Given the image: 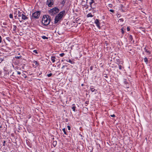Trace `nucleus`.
I'll use <instances>...</instances> for the list:
<instances>
[{"mask_svg":"<svg viewBox=\"0 0 152 152\" xmlns=\"http://www.w3.org/2000/svg\"><path fill=\"white\" fill-rule=\"evenodd\" d=\"M68 62L71 63V64H72L73 63V62L71 60L69 59L68 61Z\"/></svg>","mask_w":152,"mask_h":152,"instance_id":"473e14b6","label":"nucleus"},{"mask_svg":"<svg viewBox=\"0 0 152 152\" xmlns=\"http://www.w3.org/2000/svg\"><path fill=\"white\" fill-rule=\"evenodd\" d=\"M83 84H81V86H83Z\"/></svg>","mask_w":152,"mask_h":152,"instance_id":"8fccbe9b","label":"nucleus"},{"mask_svg":"<svg viewBox=\"0 0 152 152\" xmlns=\"http://www.w3.org/2000/svg\"><path fill=\"white\" fill-rule=\"evenodd\" d=\"M50 21V18L48 15H44L43 16L42 20V23L44 26L48 25Z\"/></svg>","mask_w":152,"mask_h":152,"instance_id":"20e7f679","label":"nucleus"},{"mask_svg":"<svg viewBox=\"0 0 152 152\" xmlns=\"http://www.w3.org/2000/svg\"><path fill=\"white\" fill-rule=\"evenodd\" d=\"M61 61H62V62L64 61V60H63V59H62V60H61Z\"/></svg>","mask_w":152,"mask_h":152,"instance_id":"09e8293b","label":"nucleus"},{"mask_svg":"<svg viewBox=\"0 0 152 152\" xmlns=\"http://www.w3.org/2000/svg\"><path fill=\"white\" fill-rule=\"evenodd\" d=\"M144 49H145V52H146L147 53H150V51H149V50H147L145 48H144Z\"/></svg>","mask_w":152,"mask_h":152,"instance_id":"bb28decb","label":"nucleus"},{"mask_svg":"<svg viewBox=\"0 0 152 152\" xmlns=\"http://www.w3.org/2000/svg\"><path fill=\"white\" fill-rule=\"evenodd\" d=\"M66 0H63V1H62L61 2L60 4V5H61V7H63L64 4Z\"/></svg>","mask_w":152,"mask_h":152,"instance_id":"9b49d317","label":"nucleus"},{"mask_svg":"<svg viewBox=\"0 0 152 152\" xmlns=\"http://www.w3.org/2000/svg\"><path fill=\"white\" fill-rule=\"evenodd\" d=\"M9 17L10 18H13V17L12 14H10L9 15Z\"/></svg>","mask_w":152,"mask_h":152,"instance_id":"a878e982","label":"nucleus"},{"mask_svg":"<svg viewBox=\"0 0 152 152\" xmlns=\"http://www.w3.org/2000/svg\"><path fill=\"white\" fill-rule=\"evenodd\" d=\"M32 62L34 64H33V66L35 68H36L39 65V62L37 61L34 60Z\"/></svg>","mask_w":152,"mask_h":152,"instance_id":"6e6552de","label":"nucleus"},{"mask_svg":"<svg viewBox=\"0 0 152 152\" xmlns=\"http://www.w3.org/2000/svg\"><path fill=\"white\" fill-rule=\"evenodd\" d=\"M95 23L96 24L97 27L99 28H100V23L98 19H96L95 21Z\"/></svg>","mask_w":152,"mask_h":152,"instance_id":"1a4fd4ad","label":"nucleus"},{"mask_svg":"<svg viewBox=\"0 0 152 152\" xmlns=\"http://www.w3.org/2000/svg\"><path fill=\"white\" fill-rule=\"evenodd\" d=\"M53 144L54 147L56 146L57 144V142L56 141H53Z\"/></svg>","mask_w":152,"mask_h":152,"instance_id":"2eb2a0df","label":"nucleus"},{"mask_svg":"<svg viewBox=\"0 0 152 152\" xmlns=\"http://www.w3.org/2000/svg\"><path fill=\"white\" fill-rule=\"evenodd\" d=\"M144 60L145 62L147 64L148 62V59L146 57H145L144 58Z\"/></svg>","mask_w":152,"mask_h":152,"instance_id":"dca6fc26","label":"nucleus"},{"mask_svg":"<svg viewBox=\"0 0 152 152\" xmlns=\"http://www.w3.org/2000/svg\"><path fill=\"white\" fill-rule=\"evenodd\" d=\"M132 50L131 49H129V50H128V52H129V53H130L131 54L133 53L134 52L133 51H132V53H131V52L129 51H131Z\"/></svg>","mask_w":152,"mask_h":152,"instance_id":"c756f323","label":"nucleus"},{"mask_svg":"<svg viewBox=\"0 0 152 152\" xmlns=\"http://www.w3.org/2000/svg\"><path fill=\"white\" fill-rule=\"evenodd\" d=\"M66 61L67 62H68V61L67 60H66Z\"/></svg>","mask_w":152,"mask_h":152,"instance_id":"de8ad7c7","label":"nucleus"},{"mask_svg":"<svg viewBox=\"0 0 152 152\" xmlns=\"http://www.w3.org/2000/svg\"><path fill=\"white\" fill-rule=\"evenodd\" d=\"M108 6L110 7H111L112 6V5L111 4H109Z\"/></svg>","mask_w":152,"mask_h":152,"instance_id":"a18cd8bd","label":"nucleus"},{"mask_svg":"<svg viewBox=\"0 0 152 152\" xmlns=\"http://www.w3.org/2000/svg\"><path fill=\"white\" fill-rule=\"evenodd\" d=\"M90 89L91 91L92 92H93L95 90V89L93 88H90Z\"/></svg>","mask_w":152,"mask_h":152,"instance_id":"393cba45","label":"nucleus"},{"mask_svg":"<svg viewBox=\"0 0 152 152\" xmlns=\"http://www.w3.org/2000/svg\"><path fill=\"white\" fill-rule=\"evenodd\" d=\"M56 58V57L54 56H52L51 58V60L53 63H54L55 61V59Z\"/></svg>","mask_w":152,"mask_h":152,"instance_id":"f8f14e48","label":"nucleus"},{"mask_svg":"<svg viewBox=\"0 0 152 152\" xmlns=\"http://www.w3.org/2000/svg\"><path fill=\"white\" fill-rule=\"evenodd\" d=\"M51 10H58V9L57 8H56V7H54V8H53Z\"/></svg>","mask_w":152,"mask_h":152,"instance_id":"58836bf2","label":"nucleus"},{"mask_svg":"<svg viewBox=\"0 0 152 152\" xmlns=\"http://www.w3.org/2000/svg\"><path fill=\"white\" fill-rule=\"evenodd\" d=\"M110 116L111 117H115V115L114 114H113V115H110Z\"/></svg>","mask_w":152,"mask_h":152,"instance_id":"4c0bfd02","label":"nucleus"},{"mask_svg":"<svg viewBox=\"0 0 152 152\" xmlns=\"http://www.w3.org/2000/svg\"><path fill=\"white\" fill-rule=\"evenodd\" d=\"M127 87V88H129V87H128L127 86V87Z\"/></svg>","mask_w":152,"mask_h":152,"instance_id":"3c124183","label":"nucleus"},{"mask_svg":"<svg viewBox=\"0 0 152 152\" xmlns=\"http://www.w3.org/2000/svg\"><path fill=\"white\" fill-rule=\"evenodd\" d=\"M76 108V107L75 106V104H73L72 105V109L73 110L74 112L75 111V108Z\"/></svg>","mask_w":152,"mask_h":152,"instance_id":"ddd939ff","label":"nucleus"},{"mask_svg":"<svg viewBox=\"0 0 152 152\" xmlns=\"http://www.w3.org/2000/svg\"><path fill=\"white\" fill-rule=\"evenodd\" d=\"M67 128H68V129L69 130H70L71 129V127H70V126H67Z\"/></svg>","mask_w":152,"mask_h":152,"instance_id":"f704fd0d","label":"nucleus"},{"mask_svg":"<svg viewBox=\"0 0 152 152\" xmlns=\"http://www.w3.org/2000/svg\"><path fill=\"white\" fill-rule=\"evenodd\" d=\"M124 83L125 84H127L128 83V82H127L126 80V79H124Z\"/></svg>","mask_w":152,"mask_h":152,"instance_id":"cd10ccee","label":"nucleus"},{"mask_svg":"<svg viewBox=\"0 0 152 152\" xmlns=\"http://www.w3.org/2000/svg\"><path fill=\"white\" fill-rule=\"evenodd\" d=\"M66 14L65 11L64 10H63L60 12L56 16L55 19L54 23H57L58 22L60 21L62 18L65 16Z\"/></svg>","mask_w":152,"mask_h":152,"instance_id":"f03ea898","label":"nucleus"},{"mask_svg":"<svg viewBox=\"0 0 152 152\" xmlns=\"http://www.w3.org/2000/svg\"><path fill=\"white\" fill-rule=\"evenodd\" d=\"M16 26L15 25L13 26V31H16Z\"/></svg>","mask_w":152,"mask_h":152,"instance_id":"4be33fe9","label":"nucleus"},{"mask_svg":"<svg viewBox=\"0 0 152 152\" xmlns=\"http://www.w3.org/2000/svg\"><path fill=\"white\" fill-rule=\"evenodd\" d=\"M22 18L23 20H26L28 19V18L24 15V13H23L21 14Z\"/></svg>","mask_w":152,"mask_h":152,"instance_id":"9d476101","label":"nucleus"},{"mask_svg":"<svg viewBox=\"0 0 152 152\" xmlns=\"http://www.w3.org/2000/svg\"><path fill=\"white\" fill-rule=\"evenodd\" d=\"M117 64L119 65L118 67H119V69H121L122 68V66L121 65H119L120 64L119 63H117Z\"/></svg>","mask_w":152,"mask_h":152,"instance_id":"b1692460","label":"nucleus"},{"mask_svg":"<svg viewBox=\"0 0 152 152\" xmlns=\"http://www.w3.org/2000/svg\"><path fill=\"white\" fill-rule=\"evenodd\" d=\"M65 67V65H64L62 66V67H61L62 69H63L64 67Z\"/></svg>","mask_w":152,"mask_h":152,"instance_id":"49530a36","label":"nucleus"},{"mask_svg":"<svg viewBox=\"0 0 152 152\" xmlns=\"http://www.w3.org/2000/svg\"><path fill=\"white\" fill-rule=\"evenodd\" d=\"M126 29H127V31H129L130 30V28L128 27H127Z\"/></svg>","mask_w":152,"mask_h":152,"instance_id":"e433bc0d","label":"nucleus"},{"mask_svg":"<svg viewBox=\"0 0 152 152\" xmlns=\"http://www.w3.org/2000/svg\"><path fill=\"white\" fill-rule=\"evenodd\" d=\"M63 131L64 134L66 135H67V134L66 133V132L65 129L63 128L62 129Z\"/></svg>","mask_w":152,"mask_h":152,"instance_id":"6ab92c4d","label":"nucleus"},{"mask_svg":"<svg viewBox=\"0 0 152 152\" xmlns=\"http://www.w3.org/2000/svg\"><path fill=\"white\" fill-rule=\"evenodd\" d=\"M93 67L92 66H91L90 67V70H92V69H93Z\"/></svg>","mask_w":152,"mask_h":152,"instance_id":"79ce46f5","label":"nucleus"},{"mask_svg":"<svg viewBox=\"0 0 152 152\" xmlns=\"http://www.w3.org/2000/svg\"><path fill=\"white\" fill-rule=\"evenodd\" d=\"M2 41V38L1 36L0 35V43H1V42Z\"/></svg>","mask_w":152,"mask_h":152,"instance_id":"a19ab883","label":"nucleus"},{"mask_svg":"<svg viewBox=\"0 0 152 152\" xmlns=\"http://www.w3.org/2000/svg\"><path fill=\"white\" fill-rule=\"evenodd\" d=\"M59 10H49V13L50 15L53 16L58 12Z\"/></svg>","mask_w":152,"mask_h":152,"instance_id":"423d86ee","label":"nucleus"},{"mask_svg":"<svg viewBox=\"0 0 152 152\" xmlns=\"http://www.w3.org/2000/svg\"><path fill=\"white\" fill-rule=\"evenodd\" d=\"M66 14L65 11L64 10H63L60 12L56 16L55 19L54 23H57L58 22L60 21L62 18L65 16Z\"/></svg>","mask_w":152,"mask_h":152,"instance_id":"f257e3e1","label":"nucleus"},{"mask_svg":"<svg viewBox=\"0 0 152 152\" xmlns=\"http://www.w3.org/2000/svg\"><path fill=\"white\" fill-rule=\"evenodd\" d=\"M40 11H37L32 14L31 18V20L38 19L40 17Z\"/></svg>","mask_w":152,"mask_h":152,"instance_id":"39448f33","label":"nucleus"},{"mask_svg":"<svg viewBox=\"0 0 152 152\" xmlns=\"http://www.w3.org/2000/svg\"><path fill=\"white\" fill-rule=\"evenodd\" d=\"M65 55V54L64 53H61L59 54V56L61 57H63Z\"/></svg>","mask_w":152,"mask_h":152,"instance_id":"c85d7f7f","label":"nucleus"},{"mask_svg":"<svg viewBox=\"0 0 152 152\" xmlns=\"http://www.w3.org/2000/svg\"><path fill=\"white\" fill-rule=\"evenodd\" d=\"M52 73H50L49 74H48L47 75V76L48 77H50V76H51L52 75Z\"/></svg>","mask_w":152,"mask_h":152,"instance_id":"7c9ffc66","label":"nucleus"},{"mask_svg":"<svg viewBox=\"0 0 152 152\" xmlns=\"http://www.w3.org/2000/svg\"><path fill=\"white\" fill-rule=\"evenodd\" d=\"M33 52L36 53V54H37L38 53L37 51V50H34L33 51Z\"/></svg>","mask_w":152,"mask_h":152,"instance_id":"2f4dec72","label":"nucleus"},{"mask_svg":"<svg viewBox=\"0 0 152 152\" xmlns=\"http://www.w3.org/2000/svg\"><path fill=\"white\" fill-rule=\"evenodd\" d=\"M42 38L43 39H48V37L45 36H42Z\"/></svg>","mask_w":152,"mask_h":152,"instance_id":"412c9836","label":"nucleus"},{"mask_svg":"<svg viewBox=\"0 0 152 152\" xmlns=\"http://www.w3.org/2000/svg\"><path fill=\"white\" fill-rule=\"evenodd\" d=\"M46 4L49 7H51L53 5V0H47L46 2Z\"/></svg>","mask_w":152,"mask_h":152,"instance_id":"0eeeda50","label":"nucleus"},{"mask_svg":"<svg viewBox=\"0 0 152 152\" xmlns=\"http://www.w3.org/2000/svg\"><path fill=\"white\" fill-rule=\"evenodd\" d=\"M124 21V20L123 18H121L119 19L118 20V22H122Z\"/></svg>","mask_w":152,"mask_h":152,"instance_id":"aec40b11","label":"nucleus"},{"mask_svg":"<svg viewBox=\"0 0 152 152\" xmlns=\"http://www.w3.org/2000/svg\"><path fill=\"white\" fill-rule=\"evenodd\" d=\"M21 14L19 11H18V14H17L18 17H20L21 16Z\"/></svg>","mask_w":152,"mask_h":152,"instance_id":"a211bd4d","label":"nucleus"},{"mask_svg":"<svg viewBox=\"0 0 152 152\" xmlns=\"http://www.w3.org/2000/svg\"><path fill=\"white\" fill-rule=\"evenodd\" d=\"M21 56H15V58H18V59H19L20 58H21Z\"/></svg>","mask_w":152,"mask_h":152,"instance_id":"72a5a7b5","label":"nucleus"},{"mask_svg":"<svg viewBox=\"0 0 152 152\" xmlns=\"http://www.w3.org/2000/svg\"><path fill=\"white\" fill-rule=\"evenodd\" d=\"M124 28H122L121 29V32L122 34H124Z\"/></svg>","mask_w":152,"mask_h":152,"instance_id":"5701e85b","label":"nucleus"},{"mask_svg":"<svg viewBox=\"0 0 152 152\" xmlns=\"http://www.w3.org/2000/svg\"><path fill=\"white\" fill-rule=\"evenodd\" d=\"M5 142H6V141H4V142H3V145L4 146H5Z\"/></svg>","mask_w":152,"mask_h":152,"instance_id":"c9c22d12","label":"nucleus"},{"mask_svg":"<svg viewBox=\"0 0 152 152\" xmlns=\"http://www.w3.org/2000/svg\"><path fill=\"white\" fill-rule=\"evenodd\" d=\"M89 4L90 6L92 9L96 8V4H95L94 0H83L82 4L85 5L86 4Z\"/></svg>","mask_w":152,"mask_h":152,"instance_id":"7ed1b4c3","label":"nucleus"},{"mask_svg":"<svg viewBox=\"0 0 152 152\" xmlns=\"http://www.w3.org/2000/svg\"><path fill=\"white\" fill-rule=\"evenodd\" d=\"M87 17H92L93 16L92 15L91 13H89L87 15Z\"/></svg>","mask_w":152,"mask_h":152,"instance_id":"4468645a","label":"nucleus"},{"mask_svg":"<svg viewBox=\"0 0 152 152\" xmlns=\"http://www.w3.org/2000/svg\"><path fill=\"white\" fill-rule=\"evenodd\" d=\"M110 11L111 12L113 13L114 12V10H110Z\"/></svg>","mask_w":152,"mask_h":152,"instance_id":"c03bdc74","label":"nucleus"},{"mask_svg":"<svg viewBox=\"0 0 152 152\" xmlns=\"http://www.w3.org/2000/svg\"><path fill=\"white\" fill-rule=\"evenodd\" d=\"M129 39L132 41L133 39L132 36V35H130L129 36Z\"/></svg>","mask_w":152,"mask_h":152,"instance_id":"f3484780","label":"nucleus"},{"mask_svg":"<svg viewBox=\"0 0 152 152\" xmlns=\"http://www.w3.org/2000/svg\"><path fill=\"white\" fill-rule=\"evenodd\" d=\"M117 16L119 18L121 16V15L120 14H117Z\"/></svg>","mask_w":152,"mask_h":152,"instance_id":"ea45409f","label":"nucleus"},{"mask_svg":"<svg viewBox=\"0 0 152 152\" xmlns=\"http://www.w3.org/2000/svg\"><path fill=\"white\" fill-rule=\"evenodd\" d=\"M17 72L18 74L20 75L21 74V73L20 72L17 71Z\"/></svg>","mask_w":152,"mask_h":152,"instance_id":"37998d69","label":"nucleus"}]
</instances>
